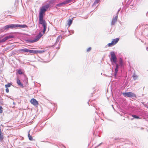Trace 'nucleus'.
Segmentation results:
<instances>
[{"label":"nucleus","mask_w":148,"mask_h":148,"mask_svg":"<svg viewBox=\"0 0 148 148\" xmlns=\"http://www.w3.org/2000/svg\"><path fill=\"white\" fill-rule=\"evenodd\" d=\"M49 7V5H48L42 6L40 9L39 13V23L40 24L42 25L44 29L43 31V34H42L41 32L39 33L34 40H27V41L28 42L33 43L37 41L43 35V34H45L47 28V23L43 19V18L45 12L47 10Z\"/></svg>","instance_id":"obj_1"},{"label":"nucleus","mask_w":148,"mask_h":148,"mask_svg":"<svg viewBox=\"0 0 148 148\" xmlns=\"http://www.w3.org/2000/svg\"><path fill=\"white\" fill-rule=\"evenodd\" d=\"M111 58L110 61L116 64L117 58L116 57L115 54L113 51H112L110 53Z\"/></svg>","instance_id":"obj_2"},{"label":"nucleus","mask_w":148,"mask_h":148,"mask_svg":"<svg viewBox=\"0 0 148 148\" xmlns=\"http://www.w3.org/2000/svg\"><path fill=\"white\" fill-rule=\"evenodd\" d=\"M123 95L125 97H127L130 98L136 97V94L131 92H123Z\"/></svg>","instance_id":"obj_3"},{"label":"nucleus","mask_w":148,"mask_h":148,"mask_svg":"<svg viewBox=\"0 0 148 148\" xmlns=\"http://www.w3.org/2000/svg\"><path fill=\"white\" fill-rule=\"evenodd\" d=\"M119 39L118 38L113 39L111 42L108 44V47H111L113 46L116 44L119 41Z\"/></svg>","instance_id":"obj_4"},{"label":"nucleus","mask_w":148,"mask_h":148,"mask_svg":"<svg viewBox=\"0 0 148 148\" xmlns=\"http://www.w3.org/2000/svg\"><path fill=\"white\" fill-rule=\"evenodd\" d=\"M72 0H67L62 3L57 4L56 6L58 7L62 6L63 5L67 4L72 2Z\"/></svg>","instance_id":"obj_5"},{"label":"nucleus","mask_w":148,"mask_h":148,"mask_svg":"<svg viewBox=\"0 0 148 148\" xmlns=\"http://www.w3.org/2000/svg\"><path fill=\"white\" fill-rule=\"evenodd\" d=\"M16 27H17V24H11L5 26L4 28L5 29H8L9 28L13 29Z\"/></svg>","instance_id":"obj_6"},{"label":"nucleus","mask_w":148,"mask_h":148,"mask_svg":"<svg viewBox=\"0 0 148 148\" xmlns=\"http://www.w3.org/2000/svg\"><path fill=\"white\" fill-rule=\"evenodd\" d=\"M31 103L34 106H38V102L34 98L32 99L30 101Z\"/></svg>","instance_id":"obj_7"},{"label":"nucleus","mask_w":148,"mask_h":148,"mask_svg":"<svg viewBox=\"0 0 148 148\" xmlns=\"http://www.w3.org/2000/svg\"><path fill=\"white\" fill-rule=\"evenodd\" d=\"M19 51H21L22 52H25L27 53H32L33 52V50H30V49H28L26 48H25L23 49H20Z\"/></svg>","instance_id":"obj_8"},{"label":"nucleus","mask_w":148,"mask_h":148,"mask_svg":"<svg viewBox=\"0 0 148 148\" xmlns=\"http://www.w3.org/2000/svg\"><path fill=\"white\" fill-rule=\"evenodd\" d=\"M14 38V36L13 35H9L8 36H6L5 37H4L3 39V41H4V42H5L6 40L10 39L12 38Z\"/></svg>","instance_id":"obj_9"},{"label":"nucleus","mask_w":148,"mask_h":148,"mask_svg":"<svg viewBox=\"0 0 148 148\" xmlns=\"http://www.w3.org/2000/svg\"><path fill=\"white\" fill-rule=\"evenodd\" d=\"M117 18L118 16H117L113 18L111 23V24L112 25H114L115 24L116 22L117 21Z\"/></svg>","instance_id":"obj_10"},{"label":"nucleus","mask_w":148,"mask_h":148,"mask_svg":"<svg viewBox=\"0 0 148 148\" xmlns=\"http://www.w3.org/2000/svg\"><path fill=\"white\" fill-rule=\"evenodd\" d=\"M16 82L17 84L20 86L22 88L23 87V84L21 83L20 80L18 78H17Z\"/></svg>","instance_id":"obj_11"},{"label":"nucleus","mask_w":148,"mask_h":148,"mask_svg":"<svg viewBox=\"0 0 148 148\" xmlns=\"http://www.w3.org/2000/svg\"><path fill=\"white\" fill-rule=\"evenodd\" d=\"M44 51H38V50H33V54H36L38 53H42L44 52Z\"/></svg>","instance_id":"obj_12"},{"label":"nucleus","mask_w":148,"mask_h":148,"mask_svg":"<svg viewBox=\"0 0 148 148\" xmlns=\"http://www.w3.org/2000/svg\"><path fill=\"white\" fill-rule=\"evenodd\" d=\"M116 64V67L115 69V76H116V75L117 73V72L119 70V65L117 64Z\"/></svg>","instance_id":"obj_13"},{"label":"nucleus","mask_w":148,"mask_h":148,"mask_svg":"<svg viewBox=\"0 0 148 148\" xmlns=\"http://www.w3.org/2000/svg\"><path fill=\"white\" fill-rule=\"evenodd\" d=\"M132 116L133 117V118L132 119V120H133L134 118L137 119H141V118L139 117L138 116L135 115H132Z\"/></svg>","instance_id":"obj_14"},{"label":"nucleus","mask_w":148,"mask_h":148,"mask_svg":"<svg viewBox=\"0 0 148 148\" xmlns=\"http://www.w3.org/2000/svg\"><path fill=\"white\" fill-rule=\"evenodd\" d=\"M73 22L72 20L71 19L69 20L68 21L67 24L69 25V26H70V25Z\"/></svg>","instance_id":"obj_15"},{"label":"nucleus","mask_w":148,"mask_h":148,"mask_svg":"<svg viewBox=\"0 0 148 148\" xmlns=\"http://www.w3.org/2000/svg\"><path fill=\"white\" fill-rule=\"evenodd\" d=\"M2 134L1 129H0V140H2L3 139V135Z\"/></svg>","instance_id":"obj_16"},{"label":"nucleus","mask_w":148,"mask_h":148,"mask_svg":"<svg viewBox=\"0 0 148 148\" xmlns=\"http://www.w3.org/2000/svg\"><path fill=\"white\" fill-rule=\"evenodd\" d=\"M119 62L120 65L121 66L123 65V64L122 60V59L121 58H120L119 59Z\"/></svg>","instance_id":"obj_17"},{"label":"nucleus","mask_w":148,"mask_h":148,"mask_svg":"<svg viewBox=\"0 0 148 148\" xmlns=\"http://www.w3.org/2000/svg\"><path fill=\"white\" fill-rule=\"evenodd\" d=\"M27 26L25 25H20L17 24V27H26Z\"/></svg>","instance_id":"obj_18"},{"label":"nucleus","mask_w":148,"mask_h":148,"mask_svg":"<svg viewBox=\"0 0 148 148\" xmlns=\"http://www.w3.org/2000/svg\"><path fill=\"white\" fill-rule=\"evenodd\" d=\"M11 85H12V84L11 83H9L8 84L5 85V87L6 88H8L10 87Z\"/></svg>","instance_id":"obj_19"},{"label":"nucleus","mask_w":148,"mask_h":148,"mask_svg":"<svg viewBox=\"0 0 148 148\" xmlns=\"http://www.w3.org/2000/svg\"><path fill=\"white\" fill-rule=\"evenodd\" d=\"M28 137L29 138V139L30 140H32L33 139L32 138V136L30 135L29 134V132L28 133Z\"/></svg>","instance_id":"obj_20"},{"label":"nucleus","mask_w":148,"mask_h":148,"mask_svg":"<svg viewBox=\"0 0 148 148\" xmlns=\"http://www.w3.org/2000/svg\"><path fill=\"white\" fill-rule=\"evenodd\" d=\"M133 77L134 80H135L137 79L138 77L135 74H134L133 75Z\"/></svg>","instance_id":"obj_21"},{"label":"nucleus","mask_w":148,"mask_h":148,"mask_svg":"<svg viewBox=\"0 0 148 148\" xmlns=\"http://www.w3.org/2000/svg\"><path fill=\"white\" fill-rule=\"evenodd\" d=\"M17 73L20 75L22 74H23V72L21 71V70H18L17 71Z\"/></svg>","instance_id":"obj_22"},{"label":"nucleus","mask_w":148,"mask_h":148,"mask_svg":"<svg viewBox=\"0 0 148 148\" xmlns=\"http://www.w3.org/2000/svg\"><path fill=\"white\" fill-rule=\"evenodd\" d=\"M3 112V108L2 107L0 106V113H1Z\"/></svg>","instance_id":"obj_23"},{"label":"nucleus","mask_w":148,"mask_h":148,"mask_svg":"<svg viewBox=\"0 0 148 148\" xmlns=\"http://www.w3.org/2000/svg\"><path fill=\"white\" fill-rule=\"evenodd\" d=\"M99 0H96L94 2V3L97 4L99 2Z\"/></svg>","instance_id":"obj_24"},{"label":"nucleus","mask_w":148,"mask_h":148,"mask_svg":"<svg viewBox=\"0 0 148 148\" xmlns=\"http://www.w3.org/2000/svg\"><path fill=\"white\" fill-rule=\"evenodd\" d=\"M91 47H89V48H88L87 50V52H89V51H90L91 50Z\"/></svg>","instance_id":"obj_25"},{"label":"nucleus","mask_w":148,"mask_h":148,"mask_svg":"<svg viewBox=\"0 0 148 148\" xmlns=\"http://www.w3.org/2000/svg\"><path fill=\"white\" fill-rule=\"evenodd\" d=\"M5 91L7 93H8L9 92V89L8 88H6Z\"/></svg>","instance_id":"obj_26"},{"label":"nucleus","mask_w":148,"mask_h":148,"mask_svg":"<svg viewBox=\"0 0 148 148\" xmlns=\"http://www.w3.org/2000/svg\"><path fill=\"white\" fill-rule=\"evenodd\" d=\"M27 83H28V82H27V81H26V82H25V84H27Z\"/></svg>","instance_id":"obj_27"},{"label":"nucleus","mask_w":148,"mask_h":148,"mask_svg":"<svg viewBox=\"0 0 148 148\" xmlns=\"http://www.w3.org/2000/svg\"><path fill=\"white\" fill-rule=\"evenodd\" d=\"M147 108L148 109V106L147 107Z\"/></svg>","instance_id":"obj_28"},{"label":"nucleus","mask_w":148,"mask_h":148,"mask_svg":"<svg viewBox=\"0 0 148 148\" xmlns=\"http://www.w3.org/2000/svg\"><path fill=\"white\" fill-rule=\"evenodd\" d=\"M99 0L100 1V0Z\"/></svg>","instance_id":"obj_29"}]
</instances>
